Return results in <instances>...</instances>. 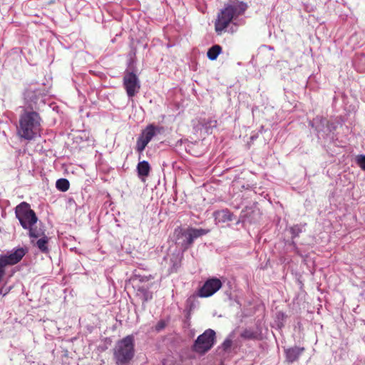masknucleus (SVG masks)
<instances>
[{"label":"nucleus","mask_w":365,"mask_h":365,"mask_svg":"<svg viewBox=\"0 0 365 365\" xmlns=\"http://www.w3.org/2000/svg\"><path fill=\"white\" fill-rule=\"evenodd\" d=\"M138 295L143 300V303H145L153 298V294L149 289L145 287H140L138 289Z\"/></svg>","instance_id":"nucleus-20"},{"label":"nucleus","mask_w":365,"mask_h":365,"mask_svg":"<svg viewBox=\"0 0 365 365\" xmlns=\"http://www.w3.org/2000/svg\"><path fill=\"white\" fill-rule=\"evenodd\" d=\"M70 187L69 181L66 178H60L56 182V187L61 192H66Z\"/></svg>","instance_id":"nucleus-23"},{"label":"nucleus","mask_w":365,"mask_h":365,"mask_svg":"<svg viewBox=\"0 0 365 365\" xmlns=\"http://www.w3.org/2000/svg\"><path fill=\"white\" fill-rule=\"evenodd\" d=\"M138 176L142 182H145L150 171V165L147 160L140 161L136 167Z\"/></svg>","instance_id":"nucleus-13"},{"label":"nucleus","mask_w":365,"mask_h":365,"mask_svg":"<svg viewBox=\"0 0 365 365\" xmlns=\"http://www.w3.org/2000/svg\"><path fill=\"white\" fill-rule=\"evenodd\" d=\"M148 144V143L142 137L139 135L136 142V151L138 152L139 153H143V151L145 150Z\"/></svg>","instance_id":"nucleus-24"},{"label":"nucleus","mask_w":365,"mask_h":365,"mask_svg":"<svg viewBox=\"0 0 365 365\" xmlns=\"http://www.w3.org/2000/svg\"><path fill=\"white\" fill-rule=\"evenodd\" d=\"M46 93L43 85H31L24 92V99L31 110H38L46 103Z\"/></svg>","instance_id":"nucleus-5"},{"label":"nucleus","mask_w":365,"mask_h":365,"mask_svg":"<svg viewBox=\"0 0 365 365\" xmlns=\"http://www.w3.org/2000/svg\"><path fill=\"white\" fill-rule=\"evenodd\" d=\"M29 230V236L31 238H38L42 234L41 230H37V228L34 227V226H31L30 228H27Z\"/></svg>","instance_id":"nucleus-25"},{"label":"nucleus","mask_w":365,"mask_h":365,"mask_svg":"<svg viewBox=\"0 0 365 365\" xmlns=\"http://www.w3.org/2000/svg\"><path fill=\"white\" fill-rule=\"evenodd\" d=\"M356 162L357 165L363 170H365V155H359L356 157Z\"/></svg>","instance_id":"nucleus-26"},{"label":"nucleus","mask_w":365,"mask_h":365,"mask_svg":"<svg viewBox=\"0 0 365 365\" xmlns=\"http://www.w3.org/2000/svg\"><path fill=\"white\" fill-rule=\"evenodd\" d=\"M209 230L202 228H187V230L176 229L175 232L177 235L176 243L180 245L181 248L187 250L193 243L194 240L199 237L207 235Z\"/></svg>","instance_id":"nucleus-6"},{"label":"nucleus","mask_w":365,"mask_h":365,"mask_svg":"<svg viewBox=\"0 0 365 365\" xmlns=\"http://www.w3.org/2000/svg\"><path fill=\"white\" fill-rule=\"evenodd\" d=\"M41 118L36 110H25L19 118L17 128L19 135L25 140H31L39 135Z\"/></svg>","instance_id":"nucleus-2"},{"label":"nucleus","mask_w":365,"mask_h":365,"mask_svg":"<svg viewBox=\"0 0 365 365\" xmlns=\"http://www.w3.org/2000/svg\"><path fill=\"white\" fill-rule=\"evenodd\" d=\"M165 326H166V323L165 322V321L160 320L159 322H158V323L155 326V330L157 332H159V331H162L165 327Z\"/></svg>","instance_id":"nucleus-28"},{"label":"nucleus","mask_w":365,"mask_h":365,"mask_svg":"<svg viewBox=\"0 0 365 365\" xmlns=\"http://www.w3.org/2000/svg\"><path fill=\"white\" fill-rule=\"evenodd\" d=\"M27 252L28 249L26 247H18L14 248L7 255H0V273L4 275L5 267L7 265H14L19 262Z\"/></svg>","instance_id":"nucleus-9"},{"label":"nucleus","mask_w":365,"mask_h":365,"mask_svg":"<svg viewBox=\"0 0 365 365\" xmlns=\"http://www.w3.org/2000/svg\"><path fill=\"white\" fill-rule=\"evenodd\" d=\"M200 123L207 134L212 133L213 128L217 125V120L210 118L201 119Z\"/></svg>","instance_id":"nucleus-17"},{"label":"nucleus","mask_w":365,"mask_h":365,"mask_svg":"<svg viewBox=\"0 0 365 365\" xmlns=\"http://www.w3.org/2000/svg\"><path fill=\"white\" fill-rule=\"evenodd\" d=\"M247 9L248 4L245 1L228 0L217 14L215 21V32L218 35L226 31L232 34L236 32L239 26L245 24V19L240 17L245 14Z\"/></svg>","instance_id":"nucleus-1"},{"label":"nucleus","mask_w":365,"mask_h":365,"mask_svg":"<svg viewBox=\"0 0 365 365\" xmlns=\"http://www.w3.org/2000/svg\"><path fill=\"white\" fill-rule=\"evenodd\" d=\"M304 349L302 347L294 346L286 350L287 360L292 363L298 360L300 355L303 353Z\"/></svg>","instance_id":"nucleus-16"},{"label":"nucleus","mask_w":365,"mask_h":365,"mask_svg":"<svg viewBox=\"0 0 365 365\" xmlns=\"http://www.w3.org/2000/svg\"><path fill=\"white\" fill-rule=\"evenodd\" d=\"M213 216L217 222H227L232 221L233 214L228 210L224 209L214 212Z\"/></svg>","instance_id":"nucleus-14"},{"label":"nucleus","mask_w":365,"mask_h":365,"mask_svg":"<svg viewBox=\"0 0 365 365\" xmlns=\"http://www.w3.org/2000/svg\"><path fill=\"white\" fill-rule=\"evenodd\" d=\"M159 133V128L153 125L150 124L143 130L140 136L142 137L148 143Z\"/></svg>","instance_id":"nucleus-15"},{"label":"nucleus","mask_w":365,"mask_h":365,"mask_svg":"<svg viewBox=\"0 0 365 365\" xmlns=\"http://www.w3.org/2000/svg\"><path fill=\"white\" fill-rule=\"evenodd\" d=\"M359 61L363 63L361 68H357L360 72H365V56L359 57Z\"/></svg>","instance_id":"nucleus-30"},{"label":"nucleus","mask_w":365,"mask_h":365,"mask_svg":"<svg viewBox=\"0 0 365 365\" xmlns=\"http://www.w3.org/2000/svg\"><path fill=\"white\" fill-rule=\"evenodd\" d=\"M240 336L245 340H258L260 339V333L253 329L247 328L242 331Z\"/></svg>","instance_id":"nucleus-18"},{"label":"nucleus","mask_w":365,"mask_h":365,"mask_svg":"<svg viewBox=\"0 0 365 365\" xmlns=\"http://www.w3.org/2000/svg\"><path fill=\"white\" fill-rule=\"evenodd\" d=\"M123 86L128 99H132L140 90L141 83L137 72L127 68L123 75Z\"/></svg>","instance_id":"nucleus-7"},{"label":"nucleus","mask_w":365,"mask_h":365,"mask_svg":"<svg viewBox=\"0 0 365 365\" xmlns=\"http://www.w3.org/2000/svg\"><path fill=\"white\" fill-rule=\"evenodd\" d=\"M232 341L230 338H227L222 343V347L224 351H227L232 346Z\"/></svg>","instance_id":"nucleus-27"},{"label":"nucleus","mask_w":365,"mask_h":365,"mask_svg":"<svg viewBox=\"0 0 365 365\" xmlns=\"http://www.w3.org/2000/svg\"><path fill=\"white\" fill-rule=\"evenodd\" d=\"M261 215L260 210L254 203L251 206H247L242 210L238 222L255 224L259 221Z\"/></svg>","instance_id":"nucleus-11"},{"label":"nucleus","mask_w":365,"mask_h":365,"mask_svg":"<svg viewBox=\"0 0 365 365\" xmlns=\"http://www.w3.org/2000/svg\"><path fill=\"white\" fill-rule=\"evenodd\" d=\"M15 214L24 229L30 228L38 221L35 212L31 209L30 205L22 202L15 208Z\"/></svg>","instance_id":"nucleus-8"},{"label":"nucleus","mask_w":365,"mask_h":365,"mask_svg":"<svg viewBox=\"0 0 365 365\" xmlns=\"http://www.w3.org/2000/svg\"><path fill=\"white\" fill-rule=\"evenodd\" d=\"M309 125L314 128L318 138H323L330 141L336 138L334 131L336 129V125L334 122L328 120L322 116H317L312 120L309 121Z\"/></svg>","instance_id":"nucleus-4"},{"label":"nucleus","mask_w":365,"mask_h":365,"mask_svg":"<svg viewBox=\"0 0 365 365\" xmlns=\"http://www.w3.org/2000/svg\"><path fill=\"white\" fill-rule=\"evenodd\" d=\"M11 289V287L4 286L0 289V294L5 296L10 292Z\"/></svg>","instance_id":"nucleus-29"},{"label":"nucleus","mask_w":365,"mask_h":365,"mask_svg":"<svg viewBox=\"0 0 365 365\" xmlns=\"http://www.w3.org/2000/svg\"><path fill=\"white\" fill-rule=\"evenodd\" d=\"M135 355L134 336L128 335L117 341L113 349V359L116 365H128Z\"/></svg>","instance_id":"nucleus-3"},{"label":"nucleus","mask_w":365,"mask_h":365,"mask_svg":"<svg viewBox=\"0 0 365 365\" xmlns=\"http://www.w3.org/2000/svg\"><path fill=\"white\" fill-rule=\"evenodd\" d=\"M215 332L211 329H208L202 334L197 336L193 344V349L198 353H205L209 351L214 345Z\"/></svg>","instance_id":"nucleus-10"},{"label":"nucleus","mask_w":365,"mask_h":365,"mask_svg":"<svg viewBox=\"0 0 365 365\" xmlns=\"http://www.w3.org/2000/svg\"><path fill=\"white\" fill-rule=\"evenodd\" d=\"M289 232L292 235V238L294 240V238L299 236L300 233L302 232V227L299 225H294L290 227ZM291 245H293L295 252L299 254L298 247L294 240L292 241Z\"/></svg>","instance_id":"nucleus-19"},{"label":"nucleus","mask_w":365,"mask_h":365,"mask_svg":"<svg viewBox=\"0 0 365 365\" xmlns=\"http://www.w3.org/2000/svg\"><path fill=\"white\" fill-rule=\"evenodd\" d=\"M48 239L45 235L36 241V245L42 253L48 252Z\"/></svg>","instance_id":"nucleus-22"},{"label":"nucleus","mask_w":365,"mask_h":365,"mask_svg":"<svg viewBox=\"0 0 365 365\" xmlns=\"http://www.w3.org/2000/svg\"><path fill=\"white\" fill-rule=\"evenodd\" d=\"M222 282L218 278H210L200 288L197 294L200 297H211L222 287Z\"/></svg>","instance_id":"nucleus-12"},{"label":"nucleus","mask_w":365,"mask_h":365,"mask_svg":"<svg viewBox=\"0 0 365 365\" xmlns=\"http://www.w3.org/2000/svg\"><path fill=\"white\" fill-rule=\"evenodd\" d=\"M221 51L222 47L218 44H215L208 49L207 56L210 60L215 61Z\"/></svg>","instance_id":"nucleus-21"}]
</instances>
